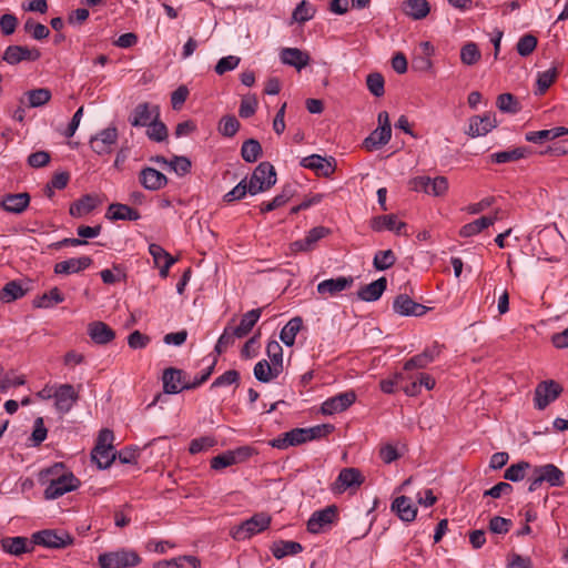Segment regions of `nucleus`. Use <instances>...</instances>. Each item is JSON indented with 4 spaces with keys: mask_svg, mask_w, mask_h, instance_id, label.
<instances>
[{
    "mask_svg": "<svg viewBox=\"0 0 568 568\" xmlns=\"http://www.w3.org/2000/svg\"><path fill=\"white\" fill-rule=\"evenodd\" d=\"M62 469V464H55L41 473L42 477L48 478L49 481L44 489L45 499H57L67 493L75 490L80 486V480L72 473L60 474Z\"/></svg>",
    "mask_w": 568,
    "mask_h": 568,
    "instance_id": "obj_1",
    "label": "nucleus"
},
{
    "mask_svg": "<svg viewBox=\"0 0 568 568\" xmlns=\"http://www.w3.org/2000/svg\"><path fill=\"white\" fill-rule=\"evenodd\" d=\"M141 558L130 549H119L99 555L98 564L100 568H131L140 564Z\"/></svg>",
    "mask_w": 568,
    "mask_h": 568,
    "instance_id": "obj_2",
    "label": "nucleus"
},
{
    "mask_svg": "<svg viewBox=\"0 0 568 568\" xmlns=\"http://www.w3.org/2000/svg\"><path fill=\"white\" fill-rule=\"evenodd\" d=\"M276 183V172L274 166L270 162L260 163L253 171L247 185L250 186V194L255 195L257 193L270 190Z\"/></svg>",
    "mask_w": 568,
    "mask_h": 568,
    "instance_id": "obj_3",
    "label": "nucleus"
},
{
    "mask_svg": "<svg viewBox=\"0 0 568 568\" xmlns=\"http://www.w3.org/2000/svg\"><path fill=\"white\" fill-rule=\"evenodd\" d=\"M271 516L266 513H257L241 525L231 530V535L236 540L248 539L252 536L266 530L271 524Z\"/></svg>",
    "mask_w": 568,
    "mask_h": 568,
    "instance_id": "obj_4",
    "label": "nucleus"
},
{
    "mask_svg": "<svg viewBox=\"0 0 568 568\" xmlns=\"http://www.w3.org/2000/svg\"><path fill=\"white\" fill-rule=\"evenodd\" d=\"M378 128L375 129L363 142L367 151H374L387 144L392 136L389 116L386 111H382L377 116Z\"/></svg>",
    "mask_w": 568,
    "mask_h": 568,
    "instance_id": "obj_5",
    "label": "nucleus"
},
{
    "mask_svg": "<svg viewBox=\"0 0 568 568\" xmlns=\"http://www.w3.org/2000/svg\"><path fill=\"white\" fill-rule=\"evenodd\" d=\"M73 542V538L65 531H57L51 529L41 530L32 535L34 545L44 546L47 548H65Z\"/></svg>",
    "mask_w": 568,
    "mask_h": 568,
    "instance_id": "obj_6",
    "label": "nucleus"
},
{
    "mask_svg": "<svg viewBox=\"0 0 568 568\" xmlns=\"http://www.w3.org/2000/svg\"><path fill=\"white\" fill-rule=\"evenodd\" d=\"M562 393V387L559 383L549 379L540 382L534 394L535 407L537 409H545L550 403L555 402Z\"/></svg>",
    "mask_w": 568,
    "mask_h": 568,
    "instance_id": "obj_7",
    "label": "nucleus"
},
{
    "mask_svg": "<svg viewBox=\"0 0 568 568\" xmlns=\"http://www.w3.org/2000/svg\"><path fill=\"white\" fill-rule=\"evenodd\" d=\"M119 139L118 129L115 126H109L99 131L97 134L91 136L89 144L91 150L98 155L110 154L113 146L116 144Z\"/></svg>",
    "mask_w": 568,
    "mask_h": 568,
    "instance_id": "obj_8",
    "label": "nucleus"
},
{
    "mask_svg": "<svg viewBox=\"0 0 568 568\" xmlns=\"http://www.w3.org/2000/svg\"><path fill=\"white\" fill-rule=\"evenodd\" d=\"M52 395L54 407L62 415L69 413L79 399V390L71 384L55 385L54 394Z\"/></svg>",
    "mask_w": 568,
    "mask_h": 568,
    "instance_id": "obj_9",
    "label": "nucleus"
},
{
    "mask_svg": "<svg viewBox=\"0 0 568 568\" xmlns=\"http://www.w3.org/2000/svg\"><path fill=\"white\" fill-rule=\"evenodd\" d=\"M41 57V52L37 48L12 44L6 48L2 54V61L10 65H16L23 61H37Z\"/></svg>",
    "mask_w": 568,
    "mask_h": 568,
    "instance_id": "obj_10",
    "label": "nucleus"
},
{
    "mask_svg": "<svg viewBox=\"0 0 568 568\" xmlns=\"http://www.w3.org/2000/svg\"><path fill=\"white\" fill-rule=\"evenodd\" d=\"M252 448L247 446L239 447L234 450H227L211 459V468L214 470H221L229 466L242 463L252 455Z\"/></svg>",
    "mask_w": 568,
    "mask_h": 568,
    "instance_id": "obj_11",
    "label": "nucleus"
},
{
    "mask_svg": "<svg viewBox=\"0 0 568 568\" xmlns=\"http://www.w3.org/2000/svg\"><path fill=\"white\" fill-rule=\"evenodd\" d=\"M354 284L352 276H338L320 282L316 286L317 293L323 297H335L343 291L351 288Z\"/></svg>",
    "mask_w": 568,
    "mask_h": 568,
    "instance_id": "obj_12",
    "label": "nucleus"
},
{
    "mask_svg": "<svg viewBox=\"0 0 568 568\" xmlns=\"http://www.w3.org/2000/svg\"><path fill=\"white\" fill-rule=\"evenodd\" d=\"M355 400L356 394L354 390L339 393L324 400L321 406V412L324 415H334L346 410Z\"/></svg>",
    "mask_w": 568,
    "mask_h": 568,
    "instance_id": "obj_13",
    "label": "nucleus"
},
{
    "mask_svg": "<svg viewBox=\"0 0 568 568\" xmlns=\"http://www.w3.org/2000/svg\"><path fill=\"white\" fill-rule=\"evenodd\" d=\"M337 516V508L336 506H327L326 508L322 510H317L312 514L307 521V530L311 534H318L321 532L325 527L333 524V521L336 519Z\"/></svg>",
    "mask_w": 568,
    "mask_h": 568,
    "instance_id": "obj_14",
    "label": "nucleus"
},
{
    "mask_svg": "<svg viewBox=\"0 0 568 568\" xmlns=\"http://www.w3.org/2000/svg\"><path fill=\"white\" fill-rule=\"evenodd\" d=\"M160 109L158 105H151L146 102L138 104L131 118L129 119L132 126H148L153 120L159 119Z\"/></svg>",
    "mask_w": 568,
    "mask_h": 568,
    "instance_id": "obj_15",
    "label": "nucleus"
},
{
    "mask_svg": "<svg viewBox=\"0 0 568 568\" xmlns=\"http://www.w3.org/2000/svg\"><path fill=\"white\" fill-rule=\"evenodd\" d=\"M497 125L495 114L474 115L469 119L468 135L471 138L484 136Z\"/></svg>",
    "mask_w": 568,
    "mask_h": 568,
    "instance_id": "obj_16",
    "label": "nucleus"
},
{
    "mask_svg": "<svg viewBox=\"0 0 568 568\" xmlns=\"http://www.w3.org/2000/svg\"><path fill=\"white\" fill-rule=\"evenodd\" d=\"M162 382L165 394H178L186 389L184 386L189 384V382L184 381L183 371L174 367L164 369Z\"/></svg>",
    "mask_w": 568,
    "mask_h": 568,
    "instance_id": "obj_17",
    "label": "nucleus"
},
{
    "mask_svg": "<svg viewBox=\"0 0 568 568\" xmlns=\"http://www.w3.org/2000/svg\"><path fill=\"white\" fill-rule=\"evenodd\" d=\"M393 308L402 316H422L427 311L426 306L416 303L406 294H400L394 300Z\"/></svg>",
    "mask_w": 568,
    "mask_h": 568,
    "instance_id": "obj_18",
    "label": "nucleus"
},
{
    "mask_svg": "<svg viewBox=\"0 0 568 568\" xmlns=\"http://www.w3.org/2000/svg\"><path fill=\"white\" fill-rule=\"evenodd\" d=\"M307 443L305 428H294L272 439L270 445L277 449H287Z\"/></svg>",
    "mask_w": 568,
    "mask_h": 568,
    "instance_id": "obj_19",
    "label": "nucleus"
},
{
    "mask_svg": "<svg viewBox=\"0 0 568 568\" xmlns=\"http://www.w3.org/2000/svg\"><path fill=\"white\" fill-rule=\"evenodd\" d=\"M139 182L149 191H158L168 184V178L153 168H143L139 174Z\"/></svg>",
    "mask_w": 568,
    "mask_h": 568,
    "instance_id": "obj_20",
    "label": "nucleus"
},
{
    "mask_svg": "<svg viewBox=\"0 0 568 568\" xmlns=\"http://www.w3.org/2000/svg\"><path fill=\"white\" fill-rule=\"evenodd\" d=\"M280 59L283 64L294 67L298 71L305 68L311 60L308 53L298 48H283Z\"/></svg>",
    "mask_w": 568,
    "mask_h": 568,
    "instance_id": "obj_21",
    "label": "nucleus"
},
{
    "mask_svg": "<svg viewBox=\"0 0 568 568\" xmlns=\"http://www.w3.org/2000/svg\"><path fill=\"white\" fill-rule=\"evenodd\" d=\"M372 229L376 232L392 231L397 235L404 234L406 223L399 221L395 215H379L372 220Z\"/></svg>",
    "mask_w": 568,
    "mask_h": 568,
    "instance_id": "obj_22",
    "label": "nucleus"
},
{
    "mask_svg": "<svg viewBox=\"0 0 568 568\" xmlns=\"http://www.w3.org/2000/svg\"><path fill=\"white\" fill-rule=\"evenodd\" d=\"M91 264H92V258L89 256L72 257V258L57 263L54 265V273L62 274V275L79 273V272L88 268Z\"/></svg>",
    "mask_w": 568,
    "mask_h": 568,
    "instance_id": "obj_23",
    "label": "nucleus"
},
{
    "mask_svg": "<svg viewBox=\"0 0 568 568\" xmlns=\"http://www.w3.org/2000/svg\"><path fill=\"white\" fill-rule=\"evenodd\" d=\"M30 203V195L26 192L7 194L1 200V207L10 213L21 214L26 211Z\"/></svg>",
    "mask_w": 568,
    "mask_h": 568,
    "instance_id": "obj_24",
    "label": "nucleus"
},
{
    "mask_svg": "<svg viewBox=\"0 0 568 568\" xmlns=\"http://www.w3.org/2000/svg\"><path fill=\"white\" fill-rule=\"evenodd\" d=\"M440 354V346L435 344L428 348H426L423 353L413 356L409 358L405 365V371H412L415 368H424L429 363H432L436 357H438Z\"/></svg>",
    "mask_w": 568,
    "mask_h": 568,
    "instance_id": "obj_25",
    "label": "nucleus"
},
{
    "mask_svg": "<svg viewBox=\"0 0 568 568\" xmlns=\"http://www.w3.org/2000/svg\"><path fill=\"white\" fill-rule=\"evenodd\" d=\"M88 334L95 344L105 345L115 337L114 331L103 322H92L88 326Z\"/></svg>",
    "mask_w": 568,
    "mask_h": 568,
    "instance_id": "obj_26",
    "label": "nucleus"
},
{
    "mask_svg": "<svg viewBox=\"0 0 568 568\" xmlns=\"http://www.w3.org/2000/svg\"><path fill=\"white\" fill-rule=\"evenodd\" d=\"M534 474H539L542 483H548L551 487H561L565 484L564 473L554 464H546L534 469Z\"/></svg>",
    "mask_w": 568,
    "mask_h": 568,
    "instance_id": "obj_27",
    "label": "nucleus"
},
{
    "mask_svg": "<svg viewBox=\"0 0 568 568\" xmlns=\"http://www.w3.org/2000/svg\"><path fill=\"white\" fill-rule=\"evenodd\" d=\"M301 165L303 168L314 170L316 173L324 176L331 175L335 170L334 165L328 160L318 154H312L303 158Z\"/></svg>",
    "mask_w": 568,
    "mask_h": 568,
    "instance_id": "obj_28",
    "label": "nucleus"
},
{
    "mask_svg": "<svg viewBox=\"0 0 568 568\" xmlns=\"http://www.w3.org/2000/svg\"><path fill=\"white\" fill-rule=\"evenodd\" d=\"M105 216L113 221H138L141 217L136 210L121 203L110 204Z\"/></svg>",
    "mask_w": 568,
    "mask_h": 568,
    "instance_id": "obj_29",
    "label": "nucleus"
},
{
    "mask_svg": "<svg viewBox=\"0 0 568 568\" xmlns=\"http://www.w3.org/2000/svg\"><path fill=\"white\" fill-rule=\"evenodd\" d=\"M99 203L100 201L97 196L87 194L70 205L69 213L73 217H82L91 213Z\"/></svg>",
    "mask_w": 568,
    "mask_h": 568,
    "instance_id": "obj_30",
    "label": "nucleus"
},
{
    "mask_svg": "<svg viewBox=\"0 0 568 568\" xmlns=\"http://www.w3.org/2000/svg\"><path fill=\"white\" fill-rule=\"evenodd\" d=\"M386 286L387 280L385 277H379L378 280L363 286L357 292V296L359 300L365 302H375L382 296Z\"/></svg>",
    "mask_w": 568,
    "mask_h": 568,
    "instance_id": "obj_31",
    "label": "nucleus"
},
{
    "mask_svg": "<svg viewBox=\"0 0 568 568\" xmlns=\"http://www.w3.org/2000/svg\"><path fill=\"white\" fill-rule=\"evenodd\" d=\"M363 483L362 474L356 468H344L337 476L335 487L339 491H344L347 488L359 486Z\"/></svg>",
    "mask_w": 568,
    "mask_h": 568,
    "instance_id": "obj_32",
    "label": "nucleus"
},
{
    "mask_svg": "<svg viewBox=\"0 0 568 568\" xmlns=\"http://www.w3.org/2000/svg\"><path fill=\"white\" fill-rule=\"evenodd\" d=\"M1 546L3 551L14 556L22 555L33 549V546L28 541V539L21 536L2 538Z\"/></svg>",
    "mask_w": 568,
    "mask_h": 568,
    "instance_id": "obj_33",
    "label": "nucleus"
},
{
    "mask_svg": "<svg viewBox=\"0 0 568 568\" xmlns=\"http://www.w3.org/2000/svg\"><path fill=\"white\" fill-rule=\"evenodd\" d=\"M403 11L413 20H422L429 14L430 6L427 0H405Z\"/></svg>",
    "mask_w": 568,
    "mask_h": 568,
    "instance_id": "obj_34",
    "label": "nucleus"
},
{
    "mask_svg": "<svg viewBox=\"0 0 568 568\" xmlns=\"http://www.w3.org/2000/svg\"><path fill=\"white\" fill-rule=\"evenodd\" d=\"M262 308H254L242 315L240 324L234 329V335H237V338L245 337L257 323L261 317Z\"/></svg>",
    "mask_w": 568,
    "mask_h": 568,
    "instance_id": "obj_35",
    "label": "nucleus"
},
{
    "mask_svg": "<svg viewBox=\"0 0 568 568\" xmlns=\"http://www.w3.org/2000/svg\"><path fill=\"white\" fill-rule=\"evenodd\" d=\"M392 509L396 511L398 517L404 521H413L417 515V509L406 496L395 498L392 503Z\"/></svg>",
    "mask_w": 568,
    "mask_h": 568,
    "instance_id": "obj_36",
    "label": "nucleus"
},
{
    "mask_svg": "<svg viewBox=\"0 0 568 568\" xmlns=\"http://www.w3.org/2000/svg\"><path fill=\"white\" fill-rule=\"evenodd\" d=\"M497 220V213L494 216H483L462 226L459 234L463 237L474 236L480 233L483 230L487 229L488 226L493 225Z\"/></svg>",
    "mask_w": 568,
    "mask_h": 568,
    "instance_id": "obj_37",
    "label": "nucleus"
},
{
    "mask_svg": "<svg viewBox=\"0 0 568 568\" xmlns=\"http://www.w3.org/2000/svg\"><path fill=\"white\" fill-rule=\"evenodd\" d=\"M271 551L276 559H282L286 556H294L303 551V546L293 540H278L275 541Z\"/></svg>",
    "mask_w": 568,
    "mask_h": 568,
    "instance_id": "obj_38",
    "label": "nucleus"
},
{
    "mask_svg": "<svg viewBox=\"0 0 568 568\" xmlns=\"http://www.w3.org/2000/svg\"><path fill=\"white\" fill-rule=\"evenodd\" d=\"M303 326V320L300 316L291 318L284 327L281 329L280 339L286 346H293L295 343V338L297 333L301 331Z\"/></svg>",
    "mask_w": 568,
    "mask_h": 568,
    "instance_id": "obj_39",
    "label": "nucleus"
},
{
    "mask_svg": "<svg viewBox=\"0 0 568 568\" xmlns=\"http://www.w3.org/2000/svg\"><path fill=\"white\" fill-rule=\"evenodd\" d=\"M565 134L564 126H556L551 129L540 130V131H530L526 133V140L531 143H542L545 141H550L557 139Z\"/></svg>",
    "mask_w": 568,
    "mask_h": 568,
    "instance_id": "obj_40",
    "label": "nucleus"
},
{
    "mask_svg": "<svg viewBox=\"0 0 568 568\" xmlns=\"http://www.w3.org/2000/svg\"><path fill=\"white\" fill-rule=\"evenodd\" d=\"M160 566H171V568H199L201 566V561L195 556H180L176 558H172L170 560H162L154 565V568H160Z\"/></svg>",
    "mask_w": 568,
    "mask_h": 568,
    "instance_id": "obj_41",
    "label": "nucleus"
},
{
    "mask_svg": "<svg viewBox=\"0 0 568 568\" xmlns=\"http://www.w3.org/2000/svg\"><path fill=\"white\" fill-rule=\"evenodd\" d=\"M528 153L529 152H528L527 148H515L513 150L493 153L490 155V160L494 163L501 164V163L514 162V161L520 160L523 158H526Z\"/></svg>",
    "mask_w": 568,
    "mask_h": 568,
    "instance_id": "obj_42",
    "label": "nucleus"
},
{
    "mask_svg": "<svg viewBox=\"0 0 568 568\" xmlns=\"http://www.w3.org/2000/svg\"><path fill=\"white\" fill-rule=\"evenodd\" d=\"M116 453L114 448L94 447L91 453V458L94 460L100 469H106L114 462Z\"/></svg>",
    "mask_w": 568,
    "mask_h": 568,
    "instance_id": "obj_43",
    "label": "nucleus"
},
{
    "mask_svg": "<svg viewBox=\"0 0 568 568\" xmlns=\"http://www.w3.org/2000/svg\"><path fill=\"white\" fill-rule=\"evenodd\" d=\"M282 371H273V365L266 359H261L254 366V376L258 382L268 383L280 376Z\"/></svg>",
    "mask_w": 568,
    "mask_h": 568,
    "instance_id": "obj_44",
    "label": "nucleus"
},
{
    "mask_svg": "<svg viewBox=\"0 0 568 568\" xmlns=\"http://www.w3.org/2000/svg\"><path fill=\"white\" fill-rule=\"evenodd\" d=\"M558 77V69L557 67H551L548 70H545L542 72H538L537 74V94H544L550 85L556 81Z\"/></svg>",
    "mask_w": 568,
    "mask_h": 568,
    "instance_id": "obj_45",
    "label": "nucleus"
},
{
    "mask_svg": "<svg viewBox=\"0 0 568 568\" xmlns=\"http://www.w3.org/2000/svg\"><path fill=\"white\" fill-rule=\"evenodd\" d=\"M241 155L245 162L253 163L262 155V146L255 139L246 140L241 148Z\"/></svg>",
    "mask_w": 568,
    "mask_h": 568,
    "instance_id": "obj_46",
    "label": "nucleus"
},
{
    "mask_svg": "<svg viewBox=\"0 0 568 568\" xmlns=\"http://www.w3.org/2000/svg\"><path fill=\"white\" fill-rule=\"evenodd\" d=\"M26 291L22 286L16 282L11 281L7 283L0 291V301L3 303H11L18 298L24 296Z\"/></svg>",
    "mask_w": 568,
    "mask_h": 568,
    "instance_id": "obj_47",
    "label": "nucleus"
},
{
    "mask_svg": "<svg viewBox=\"0 0 568 568\" xmlns=\"http://www.w3.org/2000/svg\"><path fill=\"white\" fill-rule=\"evenodd\" d=\"M266 354L270 358V364L273 365V371L283 372V348L277 341H270L266 345Z\"/></svg>",
    "mask_w": 568,
    "mask_h": 568,
    "instance_id": "obj_48",
    "label": "nucleus"
},
{
    "mask_svg": "<svg viewBox=\"0 0 568 568\" xmlns=\"http://www.w3.org/2000/svg\"><path fill=\"white\" fill-rule=\"evenodd\" d=\"M26 97L28 99V106L39 108L51 100V91L47 88L33 89L28 91Z\"/></svg>",
    "mask_w": 568,
    "mask_h": 568,
    "instance_id": "obj_49",
    "label": "nucleus"
},
{
    "mask_svg": "<svg viewBox=\"0 0 568 568\" xmlns=\"http://www.w3.org/2000/svg\"><path fill=\"white\" fill-rule=\"evenodd\" d=\"M63 301L64 296L62 295L60 290L58 287H53L49 292L38 297L34 301V306L40 308H49L55 304L62 303Z\"/></svg>",
    "mask_w": 568,
    "mask_h": 568,
    "instance_id": "obj_50",
    "label": "nucleus"
},
{
    "mask_svg": "<svg viewBox=\"0 0 568 568\" xmlns=\"http://www.w3.org/2000/svg\"><path fill=\"white\" fill-rule=\"evenodd\" d=\"M316 12L315 7L306 0L301 1L294 9L292 19L295 22L304 23L314 18Z\"/></svg>",
    "mask_w": 568,
    "mask_h": 568,
    "instance_id": "obj_51",
    "label": "nucleus"
},
{
    "mask_svg": "<svg viewBox=\"0 0 568 568\" xmlns=\"http://www.w3.org/2000/svg\"><path fill=\"white\" fill-rule=\"evenodd\" d=\"M481 58L480 50L475 42H467L460 49V60L466 65L476 64Z\"/></svg>",
    "mask_w": 568,
    "mask_h": 568,
    "instance_id": "obj_52",
    "label": "nucleus"
},
{
    "mask_svg": "<svg viewBox=\"0 0 568 568\" xmlns=\"http://www.w3.org/2000/svg\"><path fill=\"white\" fill-rule=\"evenodd\" d=\"M240 126L241 124L234 115H224L219 122L217 131L223 136L233 138L237 133Z\"/></svg>",
    "mask_w": 568,
    "mask_h": 568,
    "instance_id": "obj_53",
    "label": "nucleus"
},
{
    "mask_svg": "<svg viewBox=\"0 0 568 568\" xmlns=\"http://www.w3.org/2000/svg\"><path fill=\"white\" fill-rule=\"evenodd\" d=\"M23 29L27 33H29L34 40H43L47 39L50 34V30L47 26L36 22L33 19L29 18L23 26Z\"/></svg>",
    "mask_w": 568,
    "mask_h": 568,
    "instance_id": "obj_54",
    "label": "nucleus"
},
{
    "mask_svg": "<svg viewBox=\"0 0 568 568\" xmlns=\"http://www.w3.org/2000/svg\"><path fill=\"white\" fill-rule=\"evenodd\" d=\"M396 262V256L392 250L378 251L374 256V267L378 271H385L392 267Z\"/></svg>",
    "mask_w": 568,
    "mask_h": 568,
    "instance_id": "obj_55",
    "label": "nucleus"
},
{
    "mask_svg": "<svg viewBox=\"0 0 568 568\" xmlns=\"http://www.w3.org/2000/svg\"><path fill=\"white\" fill-rule=\"evenodd\" d=\"M234 329L231 326H226L222 333V335L219 337L214 351L216 355H221L224 353L230 346H232L235 343V339L237 338V335H234Z\"/></svg>",
    "mask_w": 568,
    "mask_h": 568,
    "instance_id": "obj_56",
    "label": "nucleus"
},
{
    "mask_svg": "<svg viewBox=\"0 0 568 568\" xmlns=\"http://www.w3.org/2000/svg\"><path fill=\"white\" fill-rule=\"evenodd\" d=\"M146 135L152 141L162 142L168 138V129L163 122L155 119L148 125Z\"/></svg>",
    "mask_w": 568,
    "mask_h": 568,
    "instance_id": "obj_57",
    "label": "nucleus"
},
{
    "mask_svg": "<svg viewBox=\"0 0 568 568\" xmlns=\"http://www.w3.org/2000/svg\"><path fill=\"white\" fill-rule=\"evenodd\" d=\"M366 84H367V88L369 90V92L379 98L382 95H384L385 93V89H384V84H385V81H384V78L381 73L378 72H374V73H369L366 78Z\"/></svg>",
    "mask_w": 568,
    "mask_h": 568,
    "instance_id": "obj_58",
    "label": "nucleus"
},
{
    "mask_svg": "<svg viewBox=\"0 0 568 568\" xmlns=\"http://www.w3.org/2000/svg\"><path fill=\"white\" fill-rule=\"evenodd\" d=\"M169 168L179 176H184L191 172L192 163L186 156L174 155L170 160Z\"/></svg>",
    "mask_w": 568,
    "mask_h": 568,
    "instance_id": "obj_59",
    "label": "nucleus"
},
{
    "mask_svg": "<svg viewBox=\"0 0 568 568\" xmlns=\"http://www.w3.org/2000/svg\"><path fill=\"white\" fill-rule=\"evenodd\" d=\"M538 40L532 34L523 36L517 42V52L521 57L530 55L536 49Z\"/></svg>",
    "mask_w": 568,
    "mask_h": 568,
    "instance_id": "obj_60",
    "label": "nucleus"
},
{
    "mask_svg": "<svg viewBox=\"0 0 568 568\" xmlns=\"http://www.w3.org/2000/svg\"><path fill=\"white\" fill-rule=\"evenodd\" d=\"M530 467L529 463L520 462L505 470L504 478L510 481H519L525 477V471Z\"/></svg>",
    "mask_w": 568,
    "mask_h": 568,
    "instance_id": "obj_61",
    "label": "nucleus"
},
{
    "mask_svg": "<svg viewBox=\"0 0 568 568\" xmlns=\"http://www.w3.org/2000/svg\"><path fill=\"white\" fill-rule=\"evenodd\" d=\"M257 105H258V102H257V99L255 98V95L244 97L241 100L239 115L242 119L251 118L256 112Z\"/></svg>",
    "mask_w": 568,
    "mask_h": 568,
    "instance_id": "obj_62",
    "label": "nucleus"
},
{
    "mask_svg": "<svg viewBox=\"0 0 568 568\" xmlns=\"http://www.w3.org/2000/svg\"><path fill=\"white\" fill-rule=\"evenodd\" d=\"M250 186L247 185L246 179L242 180L237 185H235L230 192H227L223 200L225 202H234L243 199L247 193L250 194Z\"/></svg>",
    "mask_w": 568,
    "mask_h": 568,
    "instance_id": "obj_63",
    "label": "nucleus"
},
{
    "mask_svg": "<svg viewBox=\"0 0 568 568\" xmlns=\"http://www.w3.org/2000/svg\"><path fill=\"white\" fill-rule=\"evenodd\" d=\"M241 59L236 55H227L221 58L216 65L215 72L220 75L224 74L227 71H232L239 67Z\"/></svg>",
    "mask_w": 568,
    "mask_h": 568,
    "instance_id": "obj_64",
    "label": "nucleus"
}]
</instances>
